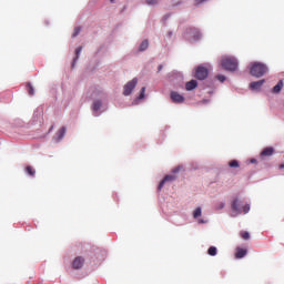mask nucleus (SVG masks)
Returning <instances> with one entry per match:
<instances>
[{"instance_id": "29", "label": "nucleus", "mask_w": 284, "mask_h": 284, "mask_svg": "<svg viewBox=\"0 0 284 284\" xmlns=\"http://www.w3.org/2000/svg\"><path fill=\"white\" fill-rule=\"evenodd\" d=\"M179 172H181V166H178V168L173 169V174H176Z\"/></svg>"}, {"instance_id": "5", "label": "nucleus", "mask_w": 284, "mask_h": 284, "mask_svg": "<svg viewBox=\"0 0 284 284\" xmlns=\"http://www.w3.org/2000/svg\"><path fill=\"white\" fill-rule=\"evenodd\" d=\"M138 83H139V79L136 78H133L131 81H129L124 85V91H123L124 97H130V94H132V92L134 91V88H136Z\"/></svg>"}, {"instance_id": "1", "label": "nucleus", "mask_w": 284, "mask_h": 284, "mask_svg": "<svg viewBox=\"0 0 284 284\" xmlns=\"http://www.w3.org/2000/svg\"><path fill=\"white\" fill-rule=\"evenodd\" d=\"M250 72L252 77L261 79V77H263L267 72V65L261 62H252Z\"/></svg>"}, {"instance_id": "22", "label": "nucleus", "mask_w": 284, "mask_h": 284, "mask_svg": "<svg viewBox=\"0 0 284 284\" xmlns=\"http://www.w3.org/2000/svg\"><path fill=\"white\" fill-rule=\"evenodd\" d=\"M201 214H202L201 207H196L193 212V217L199 219Z\"/></svg>"}, {"instance_id": "19", "label": "nucleus", "mask_w": 284, "mask_h": 284, "mask_svg": "<svg viewBox=\"0 0 284 284\" xmlns=\"http://www.w3.org/2000/svg\"><path fill=\"white\" fill-rule=\"evenodd\" d=\"M207 254H209V256H216V254H217L216 246L209 247Z\"/></svg>"}, {"instance_id": "15", "label": "nucleus", "mask_w": 284, "mask_h": 284, "mask_svg": "<svg viewBox=\"0 0 284 284\" xmlns=\"http://www.w3.org/2000/svg\"><path fill=\"white\" fill-rule=\"evenodd\" d=\"M283 90V80H280L277 84L273 88V94H278Z\"/></svg>"}, {"instance_id": "23", "label": "nucleus", "mask_w": 284, "mask_h": 284, "mask_svg": "<svg viewBox=\"0 0 284 284\" xmlns=\"http://www.w3.org/2000/svg\"><path fill=\"white\" fill-rule=\"evenodd\" d=\"M241 237L244 239V241H247L250 239V232L247 231H243L241 233Z\"/></svg>"}, {"instance_id": "9", "label": "nucleus", "mask_w": 284, "mask_h": 284, "mask_svg": "<svg viewBox=\"0 0 284 284\" xmlns=\"http://www.w3.org/2000/svg\"><path fill=\"white\" fill-rule=\"evenodd\" d=\"M168 181H176V175L164 176V179L160 182L158 190L161 191L163 189V186L165 185V183H168Z\"/></svg>"}, {"instance_id": "27", "label": "nucleus", "mask_w": 284, "mask_h": 284, "mask_svg": "<svg viewBox=\"0 0 284 284\" xmlns=\"http://www.w3.org/2000/svg\"><path fill=\"white\" fill-rule=\"evenodd\" d=\"M139 99H145V87L141 89Z\"/></svg>"}, {"instance_id": "36", "label": "nucleus", "mask_w": 284, "mask_h": 284, "mask_svg": "<svg viewBox=\"0 0 284 284\" xmlns=\"http://www.w3.org/2000/svg\"><path fill=\"white\" fill-rule=\"evenodd\" d=\"M74 63H77V61L73 60V64L72 65H74Z\"/></svg>"}, {"instance_id": "10", "label": "nucleus", "mask_w": 284, "mask_h": 284, "mask_svg": "<svg viewBox=\"0 0 284 284\" xmlns=\"http://www.w3.org/2000/svg\"><path fill=\"white\" fill-rule=\"evenodd\" d=\"M65 132H67L65 126H62V128L55 133V136L53 138L54 141H57V143H59V141L63 140V136H65Z\"/></svg>"}, {"instance_id": "11", "label": "nucleus", "mask_w": 284, "mask_h": 284, "mask_svg": "<svg viewBox=\"0 0 284 284\" xmlns=\"http://www.w3.org/2000/svg\"><path fill=\"white\" fill-rule=\"evenodd\" d=\"M264 83H265V80L251 82L250 88H251V90H261V88H263Z\"/></svg>"}, {"instance_id": "33", "label": "nucleus", "mask_w": 284, "mask_h": 284, "mask_svg": "<svg viewBox=\"0 0 284 284\" xmlns=\"http://www.w3.org/2000/svg\"><path fill=\"white\" fill-rule=\"evenodd\" d=\"M199 223H200V224H203V223H207V221L201 219V220H199Z\"/></svg>"}, {"instance_id": "2", "label": "nucleus", "mask_w": 284, "mask_h": 284, "mask_svg": "<svg viewBox=\"0 0 284 284\" xmlns=\"http://www.w3.org/2000/svg\"><path fill=\"white\" fill-rule=\"evenodd\" d=\"M231 207L233 211L232 216H239V214H247V212H250V204H245L241 209V200L239 199L233 200Z\"/></svg>"}, {"instance_id": "24", "label": "nucleus", "mask_w": 284, "mask_h": 284, "mask_svg": "<svg viewBox=\"0 0 284 284\" xmlns=\"http://www.w3.org/2000/svg\"><path fill=\"white\" fill-rule=\"evenodd\" d=\"M79 32H81V27L74 28L72 37H79Z\"/></svg>"}, {"instance_id": "13", "label": "nucleus", "mask_w": 284, "mask_h": 284, "mask_svg": "<svg viewBox=\"0 0 284 284\" xmlns=\"http://www.w3.org/2000/svg\"><path fill=\"white\" fill-rule=\"evenodd\" d=\"M247 255V250L237 247L235 252V258H243Z\"/></svg>"}, {"instance_id": "25", "label": "nucleus", "mask_w": 284, "mask_h": 284, "mask_svg": "<svg viewBox=\"0 0 284 284\" xmlns=\"http://www.w3.org/2000/svg\"><path fill=\"white\" fill-rule=\"evenodd\" d=\"M81 50H83L82 47H79L78 49H75V58L73 61H77V59H79V54H81Z\"/></svg>"}, {"instance_id": "6", "label": "nucleus", "mask_w": 284, "mask_h": 284, "mask_svg": "<svg viewBox=\"0 0 284 284\" xmlns=\"http://www.w3.org/2000/svg\"><path fill=\"white\" fill-rule=\"evenodd\" d=\"M210 74L207 71V68L205 67H197L195 70V79H199V81H205V78Z\"/></svg>"}, {"instance_id": "18", "label": "nucleus", "mask_w": 284, "mask_h": 284, "mask_svg": "<svg viewBox=\"0 0 284 284\" xmlns=\"http://www.w3.org/2000/svg\"><path fill=\"white\" fill-rule=\"evenodd\" d=\"M26 172H27V174H29V176H34V174H37V171L31 165H28L26 168Z\"/></svg>"}, {"instance_id": "20", "label": "nucleus", "mask_w": 284, "mask_h": 284, "mask_svg": "<svg viewBox=\"0 0 284 284\" xmlns=\"http://www.w3.org/2000/svg\"><path fill=\"white\" fill-rule=\"evenodd\" d=\"M229 166L231 168H241V164L239 163V160H232L229 162Z\"/></svg>"}, {"instance_id": "16", "label": "nucleus", "mask_w": 284, "mask_h": 284, "mask_svg": "<svg viewBox=\"0 0 284 284\" xmlns=\"http://www.w3.org/2000/svg\"><path fill=\"white\" fill-rule=\"evenodd\" d=\"M102 105H103V102H101V100H95L92 105L93 112H99Z\"/></svg>"}, {"instance_id": "28", "label": "nucleus", "mask_w": 284, "mask_h": 284, "mask_svg": "<svg viewBox=\"0 0 284 284\" xmlns=\"http://www.w3.org/2000/svg\"><path fill=\"white\" fill-rule=\"evenodd\" d=\"M148 6H155V3H159V0H146Z\"/></svg>"}, {"instance_id": "35", "label": "nucleus", "mask_w": 284, "mask_h": 284, "mask_svg": "<svg viewBox=\"0 0 284 284\" xmlns=\"http://www.w3.org/2000/svg\"><path fill=\"white\" fill-rule=\"evenodd\" d=\"M52 130H54V126H53V125L50 128L49 132H52Z\"/></svg>"}, {"instance_id": "7", "label": "nucleus", "mask_w": 284, "mask_h": 284, "mask_svg": "<svg viewBox=\"0 0 284 284\" xmlns=\"http://www.w3.org/2000/svg\"><path fill=\"white\" fill-rule=\"evenodd\" d=\"M171 100L173 103H183L185 101V98H183V95H181L179 92L172 91Z\"/></svg>"}, {"instance_id": "12", "label": "nucleus", "mask_w": 284, "mask_h": 284, "mask_svg": "<svg viewBox=\"0 0 284 284\" xmlns=\"http://www.w3.org/2000/svg\"><path fill=\"white\" fill-rule=\"evenodd\" d=\"M272 154H274V148L268 146V148H265V149L261 152V158H262V159H265V158H267V156H272Z\"/></svg>"}, {"instance_id": "17", "label": "nucleus", "mask_w": 284, "mask_h": 284, "mask_svg": "<svg viewBox=\"0 0 284 284\" xmlns=\"http://www.w3.org/2000/svg\"><path fill=\"white\" fill-rule=\"evenodd\" d=\"M150 47V42L148 40H143L139 47V52H145V49Z\"/></svg>"}, {"instance_id": "34", "label": "nucleus", "mask_w": 284, "mask_h": 284, "mask_svg": "<svg viewBox=\"0 0 284 284\" xmlns=\"http://www.w3.org/2000/svg\"><path fill=\"white\" fill-rule=\"evenodd\" d=\"M278 170H284V164H280Z\"/></svg>"}, {"instance_id": "21", "label": "nucleus", "mask_w": 284, "mask_h": 284, "mask_svg": "<svg viewBox=\"0 0 284 284\" xmlns=\"http://www.w3.org/2000/svg\"><path fill=\"white\" fill-rule=\"evenodd\" d=\"M27 88H28V92H29L30 97H34V87H32L31 83H28Z\"/></svg>"}, {"instance_id": "14", "label": "nucleus", "mask_w": 284, "mask_h": 284, "mask_svg": "<svg viewBox=\"0 0 284 284\" xmlns=\"http://www.w3.org/2000/svg\"><path fill=\"white\" fill-rule=\"evenodd\" d=\"M197 85H199V83L196 82V80H191V81L186 82L185 88L190 92V91L196 89Z\"/></svg>"}, {"instance_id": "26", "label": "nucleus", "mask_w": 284, "mask_h": 284, "mask_svg": "<svg viewBox=\"0 0 284 284\" xmlns=\"http://www.w3.org/2000/svg\"><path fill=\"white\" fill-rule=\"evenodd\" d=\"M216 79H217V81H220V83H224V81H225V75L219 74V75H216Z\"/></svg>"}, {"instance_id": "32", "label": "nucleus", "mask_w": 284, "mask_h": 284, "mask_svg": "<svg viewBox=\"0 0 284 284\" xmlns=\"http://www.w3.org/2000/svg\"><path fill=\"white\" fill-rule=\"evenodd\" d=\"M205 1H207V0H196V3L199 4V3H205Z\"/></svg>"}, {"instance_id": "4", "label": "nucleus", "mask_w": 284, "mask_h": 284, "mask_svg": "<svg viewBox=\"0 0 284 284\" xmlns=\"http://www.w3.org/2000/svg\"><path fill=\"white\" fill-rule=\"evenodd\" d=\"M184 37L187 41H199V39H201V31L196 28H189L186 29Z\"/></svg>"}, {"instance_id": "31", "label": "nucleus", "mask_w": 284, "mask_h": 284, "mask_svg": "<svg viewBox=\"0 0 284 284\" xmlns=\"http://www.w3.org/2000/svg\"><path fill=\"white\" fill-rule=\"evenodd\" d=\"M163 70V64H160L158 68V72H161Z\"/></svg>"}, {"instance_id": "8", "label": "nucleus", "mask_w": 284, "mask_h": 284, "mask_svg": "<svg viewBox=\"0 0 284 284\" xmlns=\"http://www.w3.org/2000/svg\"><path fill=\"white\" fill-rule=\"evenodd\" d=\"M83 263H85V258L82 256L75 257L72 263L73 270H81L83 267Z\"/></svg>"}, {"instance_id": "3", "label": "nucleus", "mask_w": 284, "mask_h": 284, "mask_svg": "<svg viewBox=\"0 0 284 284\" xmlns=\"http://www.w3.org/2000/svg\"><path fill=\"white\" fill-rule=\"evenodd\" d=\"M221 65L229 72H234L239 68V62L234 58H225L222 60Z\"/></svg>"}, {"instance_id": "30", "label": "nucleus", "mask_w": 284, "mask_h": 284, "mask_svg": "<svg viewBox=\"0 0 284 284\" xmlns=\"http://www.w3.org/2000/svg\"><path fill=\"white\" fill-rule=\"evenodd\" d=\"M223 207H225V203H220L219 206H217V210H223Z\"/></svg>"}]
</instances>
